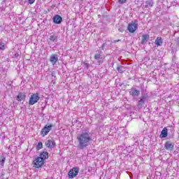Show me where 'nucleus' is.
Instances as JSON below:
<instances>
[{
	"instance_id": "1",
	"label": "nucleus",
	"mask_w": 179,
	"mask_h": 179,
	"mask_svg": "<svg viewBox=\"0 0 179 179\" xmlns=\"http://www.w3.org/2000/svg\"><path fill=\"white\" fill-rule=\"evenodd\" d=\"M92 141H93V133L90 131L89 127L84 128L77 134L78 148L80 150L86 149V148L90 145Z\"/></svg>"
},
{
	"instance_id": "2",
	"label": "nucleus",
	"mask_w": 179,
	"mask_h": 179,
	"mask_svg": "<svg viewBox=\"0 0 179 179\" xmlns=\"http://www.w3.org/2000/svg\"><path fill=\"white\" fill-rule=\"evenodd\" d=\"M40 94L38 93L32 94L29 100V106H34L36 103H38L40 100Z\"/></svg>"
},
{
	"instance_id": "3",
	"label": "nucleus",
	"mask_w": 179,
	"mask_h": 179,
	"mask_svg": "<svg viewBox=\"0 0 179 179\" xmlns=\"http://www.w3.org/2000/svg\"><path fill=\"white\" fill-rule=\"evenodd\" d=\"M148 101V95L143 94L141 97L138 99L137 107L138 108H143V106H145V102Z\"/></svg>"
},
{
	"instance_id": "4",
	"label": "nucleus",
	"mask_w": 179,
	"mask_h": 179,
	"mask_svg": "<svg viewBox=\"0 0 179 179\" xmlns=\"http://www.w3.org/2000/svg\"><path fill=\"white\" fill-rule=\"evenodd\" d=\"M52 127H54V125L52 124H46L44 126V127L41 129V135L44 137L46 136V135H48V133L50 132V131H51L52 129Z\"/></svg>"
},
{
	"instance_id": "5",
	"label": "nucleus",
	"mask_w": 179,
	"mask_h": 179,
	"mask_svg": "<svg viewBox=\"0 0 179 179\" xmlns=\"http://www.w3.org/2000/svg\"><path fill=\"white\" fill-rule=\"evenodd\" d=\"M79 174V167L76 166L72 168L68 173L69 178H75Z\"/></svg>"
},
{
	"instance_id": "6",
	"label": "nucleus",
	"mask_w": 179,
	"mask_h": 179,
	"mask_svg": "<svg viewBox=\"0 0 179 179\" xmlns=\"http://www.w3.org/2000/svg\"><path fill=\"white\" fill-rule=\"evenodd\" d=\"M33 164L36 169H40V167H43L44 165V161L40 157H37L34 161Z\"/></svg>"
},
{
	"instance_id": "7",
	"label": "nucleus",
	"mask_w": 179,
	"mask_h": 179,
	"mask_svg": "<svg viewBox=\"0 0 179 179\" xmlns=\"http://www.w3.org/2000/svg\"><path fill=\"white\" fill-rule=\"evenodd\" d=\"M129 94L130 96H131V97L135 99V97H139V96H141V90L135 87H131L129 92Z\"/></svg>"
},
{
	"instance_id": "8",
	"label": "nucleus",
	"mask_w": 179,
	"mask_h": 179,
	"mask_svg": "<svg viewBox=\"0 0 179 179\" xmlns=\"http://www.w3.org/2000/svg\"><path fill=\"white\" fill-rule=\"evenodd\" d=\"M136 29H138V24H135L134 21L129 24L127 27V30L129 33H135V31H136Z\"/></svg>"
},
{
	"instance_id": "9",
	"label": "nucleus",
	"mask_w": 179,
	"mask_h": 179,
	"mask_svg": "<svg viewBox=\"0 0 179 179\" xmlns=\"http://www.w3.org/2000/svg\"><path fill=\"white\" fill-rule=\"evenodd\" d=\"M45 145L46 148H48L49 149H54L55 146H57V143H55V140L51 139V140H48L45 141Z\"/></svg>"
},
{
	"instance_id": "10",
	"label": "nucleus",
	"mask_w": 179,
	"mask_h": 179,
	"mask_svg": "<svg viewBox=\"0 0 179 179\" xmlns=\"http://www.w3.org/2000/svg\"><path fill=\"white\" fill-rule=\"evenodd\" d=\"M52 21L55 24H61V23H62V17L57 14L53 17Z\"/></svg>"
},
{
	"instance_id": "11",
	"label": "nucleus",
	"mask_w": 179,
	"mask_h": 179,
	"mask_svg": "<svg viewBox=\"0 0 179 179\" xmlns=\"http://www.w3.org/2000/svg\"><path fill=\"white\" fill-rule=\"evenodd\" d=\"M50 62L52 65H55L57 62H58V55L57 54H52L50 57Z\"/></svg>"
},
{
	"instance_id": "12",
	"label": "nucleus",
	"mask_w": 179,
	"mask_h": 179,
	"mask_svg": "<svg viewBox=\"0 0 179 179\" xmlns=\"http://www.w3.org/2000/svg\"><path fill=\"white\" fill-rule=\"evenodd\" d=\"M164 148L166 150H173L174 149V143H172L170 141H166L164 143Z\"/></svg>"
},
{
	"instance_id": "13",
	"label": "nucleus",
	"mask_w": 179,
	"mask_h": 179,
	"mask_svg": "<svg viewBox=\"0 0 179 179\" xmlns=\"http://www.w3.org/2000/svg\"><path fill=\"white\" fill-rule=\"evenodd\" d=\"M16 100L17 101H24V100H26V94L24 92H20L17 96Z\"/></svg>"
},
{
	"instance_id": "14",
	"label": "nucleus",
	"mask_w": 179,
	"mask_h": 179,
	"mask_svg": "<svg viewBox=\"0 0 179 179\" xmlns=\"http://www.w3.org/2000/svg\"><path fill=\"white\" fill-rule=\"evenodd\" d=\"M150 37V36H149V34L143 35L141 44H142V45H145V44H146V43H148V41H149Z\"/></svg>"
},
{
	"instance_id": "15",
	"label": "nucleus",
	"mask_w": 179,
	"mask_h": 179,
	"mask_svg": "<svg viewBox=\"0 0 179 179\" xmlns=\"http://www.w3.org/2000/svg\"><path fill=\"white\" fill-rule=\"evenodd\" d=\"M169 135V132L167 130V127H164L162 131H161V134L159 136V138H161V139H163L164 138H167V136Z\"/></svg>"
},
{
	"instance_id": "16",
	"label": "nucleus",
	"mask_w": 179,
	"mask_h": 179,
	"mask_svg": "<svg viewBox=\"0 0 179 179\" xmlns=\"http://www.w3.org/2000/svg\"><path fill=\"white\" fill-rule=\"evenodd\" d=\"M39 157L42 159V160L44 162L45 160H47L48 159V152L47 151H43L40 153Z\"/></svg>"
},
{
	"instance_id": "17",
	"label": "nucleus",
	"mask_w": 179,
	"mask_h": 179,
	"mask_svg": "<svg viewBox=\"0 0 179 179\" xmlns=\"http://www.w3.org/2000/svg\"><path fill=\"white\" fill-rule=\"evenodd\" d=\"M155 44L157 47H161L163 45V38L162 37H157L155 41Z\"/></svg>"
},
{
	"instance_id": "18",
	"label": "nucleus",
	"mask_w": 179,
	"mask_h": 179,
	"mask_svg": "<svg viewBox=\"0 0 179 179\" xmlns=\"http://www.w3.org/2000/svg\"><path fill=\"white\" fill-rule=\"evenodd\" d=\"M111 44H112L111 41H108L102 44L101 48V50H104L106 48H109V47H111Z\"/></svg>"
},
{
	"instance_id": "19",
	"label": "nucleus",
	"mask_w": 179,
	"mask_h": 179,
	"mask_svg": "<svg viewBox=\"0 0 179 179\" xmlns=\"http://www.w3.org/2000/svg\"><path fill=\"white\" fill-rule=\"evenodd\" d=\"M6 161V156H5V155H1L0 156V166L1 167H3V166H5V162Z\"/></svg>"
},
{
	"instance_id": "20",
	"label": "nucleus",
	"mask_w": 179,
	"mask_h": 179,
	"mask_svg": "<svg viewBox=\"0 0 179 179\" xmlns=\"http://www.w3.org/2000/svg\"><path fill=\"white\" fill-rule=\"evenodd\" d=\"M155 5L153 0H147L145 1V8H152Z\"/></svg>"
},
{
	"instance_id": "21",
	"label": "nucleus",
	"mask_w": 179,
	"mask_h": 179,
	"mask_svg": "<svg viewBox=\"0 0 179 179\" xmlns=\"http://www.w3.org/2000/svg\"><path fill=\"white\" fill-rule=\"evenodd\" d=\"M117 71L119 72V73H124V72H125V67L123 66H117Z\"/></svg>"
},
{
	"instance_id": "22",
	"label": "nucleus",
	"mask_w": 179,
	"mask_h": 179,
	"mask_svg": "<svg viewBox=\"0 0 179 179\" xmlns=\"http://www.w3.org/2000/svg\"><path fill=\"white\" fill-rule=\"evenodd\" d=\"M48 40H50V41H52V43H57L58 41V38L55 35L50 36Z\"/></svg>"
},
{
	"instance_id": "23",
	"label": "nucleus",
	"mask_w": 179,
	"mask_h": 179,
	"mask_svg": "<svg viewBox=\"0 0 179 179\" xmlns=\"http://www.w3.org/2000/svg\"><path fill=\"white\" fill-rule=\"evenodd\" d=\"M6 48V46L5 45V43L0 41V51H3Z\"/></svg>"
},
{
	"instance_id": "24",
	"label": "nucleus",
	"mask_w": 179,
	"mask_h": 179,
	"mask_svg": "<svg viewBox=\"0 0 179 179\" xmlns=\"http://www.w3.org/2000/svg\"><path fill=\"white\" fill-rule=\"evenodd\" d=\"M51 79H52V81L54 82L55 80H57V76H56V73H55V71H52V73H51Z\"/></svg>"
},
{
	"instance_id": "25",
	"label": "nucleus",
	"mask_w": 179,
	"mask_h": 179,
	"mask_svg": "<svg viewBox=\"0 0 179 179\" xmlns=\"http://www.w3.org/2000/svg\"><path fill=\"white\" fill-rule=\"evenodd\" d=\"M40 149H43V143L41 141H39L36 145V150H40Z\"/></svg>"
},
{
	"instance_id": "26",
	"label": "nucleus",
	"mask_w": 179,
	"mask_h": 179,
	"mask_svg": "<svg viewBox=\"0 0 179 179\" xmlns=\"http://www.w3.org/2000/svg\"><path fill=\"white\" fill-rule=\"evenodd\" d=\"M94 59H96L98 61L99 59H102L101 55L96 53L94 56Z\"/></svg>"
},
{
	"instance_id": "27",
	"label": "nucleus",
	"mask_w": 179,
	"mask_h": 179,
	"mask_svg": "<svg viewBox=\"0 0 179 179\" xmlns=\"http://www.w3.org/2000/svg\"><path fill=\"white\" fill-rule=\"evenodd\" d=\"M127 1L128 0H118V2L120 3V5H124V3H127Z\"/></svg>"
},
{
	"instance_id": "28",
	"label": "nucleus",
	"mask_w": 179,
	"mask_h": 179,
	"mask_svg": "<svg viewBox=\"0 0 179 179\" xmlns=\"http://www.w3.org/2000/svg\"><path fill=\"white\" fill-rule=\"evenodd\" d=\"M104 62V60L102 59H98V65H101V64H103Z\"/></svg>"
},
{
	"instance_id": "29",
	"label": "nucleus",
	"mask_w": 179,
	"mask_h": 179,
	"mask_svg": "<svg viewBox=\"0 0 179 179\" xmlns=\"http://www.w3.org/2000/svg\"><path fill=\"white\" fill-rule=\"evenodd\" d=\"M34 2H36V0H28V3L30 4V5H33V3Z\"/></svg>"
},
{
	"instance_id": "30",
	"label": "nucleus",
	"mask_w": 179,
	"mask_h": 179,
	"mask_svg": "<svg viewBox=\"0 0 179 179\" xmlns=\"http://www.w3.org/2000/svg\"><path fill=\"white\" fill-rule=\"evenodd\" d=\"M84 65H85V66L86 69H89V68H90V65H89V64H88V63L85 62V63H84Z\"/></svg>"
},
{
	"instance_id": "31",
	"label": "nucleus",
	"mask_w": 179,
	"mask_h": 179,
	"mask_svg": "<svg viewBox=\"0 0 179 179\" xmlns=\"http://www.w3.org/2000/svg\"><path fill=\"white\" fill-rule=\"evenodd\" d=\"M176 57H172V62H173V64H176Z\"/></svg>"
},
{
	"instance_id": "32",
	"label": "nucleus",
	"mask_w": 179,
	"mask_h": 179,
	"mask_svg": "<svg viewBox=\"0 0 179 179\" xmlns=\"http://www.w3.org/2000/svg\"><path fill=\"white\" fill-rule=\"evenodd\" d=\"M119 41H121V39L114 40L113 43H119Z\"/></svg>"
},
{
	"instance_id": "33",
	"label": "nucleus",
	"mask_w": 179,
	"mask_h": 179,
	"mask_svg": "<svg viewBox=\"0 0 179 179\" xmlns=\"http://www.w3.org/2000/svg\"><path fill=\"white\" fill-rule=\"evenodd\" d=\"M119 31H120V33H123V31H124V29H122V28H119Z\"/></svg>"
},
{
	"instance_id": "34",
	"label": "nucleus",
	"mask_w": 179,
	"mask_h": 179,
	"mask_svg": "<svg viewBox=\"0 0 179 179\" xmlns=\"http://www.w3.org/2000/svg\"><path fill=\"white\" fill-rule=\"evenodd\" d=\"M14 56H15V58H17L19 57V53H15Z\"/></svg>"
},
{
	"instance_id": "35",
	"label": "nucleus",
	"mask_w": 179,
	"mask_h": 179,
	"mask_svg": "<svg viewBox=\"0 0 179 179\" xmlns=\"http://www.w3.org/2000/svg\"><path fill=\"white\" fill-rule=\"evenodd\" d=\"M78 122V120H74V122Z\"/></svg>"
},
{
	"instance_id": "36",
	"label": "nucleus",
	"mask_w": 179,
	"mask_h": 179,
	"mask_svg": "<svg viewBox=\"0 0 179 179\" xmlns=\"http://www.w3.org/2000/svg\"><path fill=\"white\" fill-rule=\"evenodd\" d=\"M178 43H179V38H178Z\"/></svg>"
},
{
	"instance_id": "37",
	"label": "nucleus",
	"mask_w": 179,
	"mask_h": 179,
	"mask_svg": "<svg viewBox=\"0 0 179 179\" xmlns=\"http://www.w3.org/2000/svg\"><path fill=\"white\" fill-rule=\"evenodd\" d=\"M48 44H50V42H48Z\"/></svg>"
},
{
	"instance_id": "38",
	"label": "nucleus",
	"mask_w": 179,
	"mask_h": 179,
	"mask_svg": "<svg viewBox=\"0 0 179 179\" xmlns=\"http://www.w3.org/2000/svg\"><path fill=\"white\" fill-rule=\"evenodd\" d=\"M147 179H149V178H147Z\"/></svg>"
}]
</instances>
